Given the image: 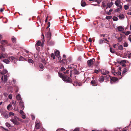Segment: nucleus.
Wrapping results in <instances>:
<instances>
[{"label":"nucleus","instance_id":"obj_4","mask_svg":"<svg viewBox=\"0 0 131 131\" xmlns=\"http://www.w3.org/2000/svg\"><path fill=\"white\" fill-rule=\"evenodd\" d=\"M67 61L66 59L65 55L63 54V59L60 61V63L62 65H65L67 63Z\"/></svg>","mask_w":131,"mask_h":131},{"label":"nucleus","instance_id":"obj_22","mask_svg":"<svg viewBox=\"0 0 131 131\" xmlns=\"http://www.w3.org/2000/svg\"><path fill=\"white\" fill-rule=\"evenodd\" d=\"M3 68V70L1 72V73L2 74H4L7 73V71L6 69H4Z\"/></svg>","mask_w":131,"mask_h":131},{"label":"nucleus","instance_id":"obj_29","mask_svg":"<svg viewBox=\"0 0 131 131\" xmlns=\"http://www.w3.org/2000/svg\"><path fill=\"white\" fill-rule=\"evenodd\" d=\"M109 73V72L108 71L106 70H105L104 72V71H103V72H102V74L104 75H106Z\"/></svg>","mask_w":131,"mask_h":131},{"label":"nucleus","instance_id":"obj_12","mask_svg":"<svg viewBox=\"0 0 131 131\" xmlns=\"http://www.w3.org/2000/svg\"><path fill=\"white\" fill-rule=\"evenodd\" d=\"M119 18V19L120 20H122L125 18V16L124 15L121 13L118 15V16Z\"/></svg>","mask_w":131,"mask_h":131},{"label":"nucleus","instance_id":"obj_64","mask_svg":"<svg viewBox=\"0 0 131 131\" xmlns=\"http://www.w3.org/2000/svg\"><path fill=\"white\" fill-rule=\"evenodd\" d=\"M76 84H77L79 86H80L82 85V84L80 82H77L76 83Z\"/></svg>","mask_w":131,"mask_h":131},{"label":"nucleus","instance_id":"obj_18","mask_svg":"<svg viewBox=\"0 0 131 131\" xmlns=\"http://www.w3.org/2000/svg\"><path fill=\"white\" fill-rule=\"evenodd\" d=\"M111 81L110 82L111 83L112 82L111 81L115 82L117 81L118 80V79L117 78L115 77H113L111 79Z\"/></svg>","mask_w":131,"mask_h":131},{"label":"nucleus","instance_id":"obj_31","mask_svg":"<svg viewBox=\"0 0 131 131\" xmlns=\"http://www.w3.org/2000/svg\"><path fill=\"white\" fill-rule=\"evenodd\" d=\"M3 61L7 64L9 62V61L8 59H5L3 60Z\"/></svg>","mask_w":131,"mask_h":131},{"label":"nucleus","instance_id":"obj_50","mask_svg":"<svg viewBox=\"0 0 131 131\" xmlns=\"http://www.w3.org/2000/svg\"><path fill=\"white\" fill-rule=\"evenodd\" d=\"M126 63V60H123L122 61L120 62V63H121L122 64L123 63Z\"/></svg>","mask_w":131,"mask_h":131},{"label":"nucleus","instance_id":"obj_33","mask_svg":"<svg viewBox=\"0 0 131 131\" xmlns=\"http://www.w3.org/2000/svg\"><path fill=\"white\" fill-rule=\"evenodd\" d=\"M127 70L126 68H124V70L122 73V75H123V74H124L125 73L127 72Z\"/></svg>","mask_w":131,"mask_h":131},{"label":"nucleus","instance_id":"obj_43","mask_svg":"<svg viewBox=\"0 0 131 131\" xmlns=\"http://www.w3.org/2000/svg\"><path fill=\"white\" fill-rule=\"evenodd\" d=\"M117 40L118 42H121L122 40V37H121L118 38L117 39Z\"/></svg>","mask_w":131,"mask_h":131},{"label":"nucleus","instance_id":"obj_23","mask_svg":"<svg viewBox=\"0 0 131 131\" xmlns=\"http://www.w3.org/2000/svg\"><path fill=\"white\" fill-rule=\"evenodd\" d=\"M81 6L82 7L85 6L86 5L85 2L84 1H83V0L81 1Z\"/></svg>","mask_w":131,"mask_h":131},{"label":"nucleus","instance_id":"obj_20","mask_svg":"<svg viewBox=\"0 0 131 131\" xmlns=\"http://www.w3.org/2000/svg\"><path fill=\"white\" fill-rule=\"evenodd\" d=\"M55 55L56 57H58L60 55V53L59 51L58 50H56L54 52Z\"/></svg>","mask_w":131,"mask_h":131},{"label":"nucleus","instance_id":"obj_27","mask_svg":"<svg viewBox=\"0 0 131 131\" xmlns=\"http://www.w3.org/2000/svg\"><path fill=\"white\" fill-rule=\"evenodd\" d=\"M8 58L9 60L11 61H13V60L15 59V58L13 56L10 57H8Z\"/></svg>","mask_w":131,"mask_h":131},{"label":"nucleus","instance_id":"obj_59","mask_svg":"<svg viewBox=\"0 0 131 131\" xmlns=\"http://www.w3.org/2000/svg\"><path fill=\"white\" fill-rule=\"evenodd\" d=\"M119 45V43H117L113 45V47L114 48H115L116 46H117Z\"/></svg>","mask_w":131,"mask_h":131},{"label":"nucleus","instance_id":"obj_36","mask_svg":"<svg viewBox=\"0 0 131 131\" xmlns=\"http://www.w3.org/2000/svg\"><path fill=\"white\" fill-rule=\"evenodd\" d=\"M6 43H7V42L5 40H2L1 42V44L3 45H5Z\"/></svg>","mask_w":131,"mask_h":131},{"label":"nucleus","instance_id":"obj_1","mask_svg":"<svg viewBox=\"0 0 131 131\" xmlns=\"http://www.w3.org/2000/svg\"><path fill=\"white\" fill-rule=\"evenodd\" d=\"M58 74L59 76L61 78L63 81L70 83L72 82V80L67 75H63L60 72H58Z\"/></svg>","mask_w":131,"mask_h":131},{"label":"nucleus","instance_id":"obj_9","mask_svg":"<svg viewBox=\"0 0 131 131\" xmlns=\"http://www.w3.org/2000/svg\"><path fill=\"white\" fill-rule=\"evenodd\" d=\"M7 75H5L3 77V76H2L1 78V79L2 81L3 82H6L7 80Z\"/></svg>","mask_w":131,"mask_h":131},{"label":"nucleus","instance_id":"obj_62","mask_svg":"<svg viewBox=\"0 0 131 131\" xmlns=\"http://www.w3.org/2000/svg\"><path fill=\"white\" fill-rule=\"evenodd\" d=\"M79 128H76L73 131H79Z\"/></svg>","mask_w":131,"mask_h":131},{"label":"nucleus","instance_id":"obj_2","mask_svg":"<svg viewBox=\"0 0 131 131\" xmlns=\"http://www.w3.org/2000/svg\"><path fill=\"white\" fill-rule=\"evenodd\" d=\"M58 74L59 76L61 78L63 81L70 83L72 82V80L67 75H63L60 72H58Z\"/></svg>","mask_w":131,"mask_h":131},{"label":"nucleus","instance_id":"obj_24","mask_svg":"<svg viewBox=\"0 0 131 131\" xmlns=\"http://www.w3.org/2000/svg\"><path fill=\"white\" fill-rule=\"evenodd\" d=\"M41 42L39 41H38L36 44V46H41Z\"/></svg>","mask_w":131,"mask_h":131},{"label":"nucleus","instance_id":"obj_35","mask_svg":"<svg viewBox=\"0 0 131 131\" xmlns=\"http://www.w3.org/2000/svg\"><path fill=\"white\" fill-rule=\"evenodd\" d=\"M47 42L50 45H53L54 43L53 42L51 41L50 40H48V39L47 40Z\"/></svg>","mask_w":131,"mask_h":131},{"label":"nucleus","instance_id":"obj_30","mask_svg":"<svg viewBox=\"0 0 131 131\" xmlns=\"http://www.w3.org/2000/svg\"><path fill=\"white\" fill-rule=\"evenodd\" d=\"M41 37L43 39L41 43H42V44H43L44 42L45 41V40L44 39L45 38L44 35L42 34L41 36Z\"/></svg>","mask_w":131,"mask_h":131},{"label":"nucleus","instance_id":"obj_32","mask_svg":"<svg viewBox=\"0 0 131 131\" xmlns=\"http://www.w3.org/2000/svg\"><path fill=\"white\" fill-rule=\"evenodd\" d=\"M121 73L120 71H118L117 72H116V74H115V76H117V75H121Z\"/></svg>","mask_w":131,"mask_h":131},{"label":"nucleus","instance_id":"obj_13","mask_svg":"<svg viewBox=\"0 0 131 131\" xmlns=\"http://www.w3.org/2000/svg\"><path fill=\"white\" fill-rule=\"evenodd\" d=\"M47 40L48 39V40H50L51 39V33L49 32H48L47 34Z\"/></svg>","mask_w":131,"mask_h":131},{"label":"nucleus","instance_id":"obj_21","mask_svg":"<svg viewBox=\"0 0 131 131\" xmlns=\"http://www.w3.org/2000/svg\"><path fill=\"white\" fill-rule=\"evenodd\" d=\"M119 7V8H118L115 9V12H117L121 10L122 8V5H120Z\"/></svg>","mask_w":131,"mask_h":131},{"label":"nucleus","instance_id":"obj_41","mask_svg":"<svg viewBox=\"0 0 131 131\" xmlns=\"http://www.w3.org/2000/svg\"><path fill=\"white\" fill-rule=\"evenodd\" d=\"M74 74H78L79 73V71L76 69L74 70Z\"/></svg>","mask_w":131,"mask_h":131},{"label":"nucleus","instance_id":"obj_8","mask_svg":"<svg viewBox=\"0 0 131 131\" xmlns=\"http://www.w3.org/2000/svg\"><path fill=\"white\" fill-rule=\"evenodd\" d=\"M91 83L92 85L93 86H96L97 85V81L94 80H92Z\"/></svg>","mask_w":131,"mask_h":131},{"label":"nucleus","instance_id":"obj_3","mask_svg":"<svg viewBox=\"0 0 131 131\" xmlns=\"http://www.w3.org/2000/svg\"><path fill=\"white\" fill-rule=\"evenodd\" d=\"M95 61L94 58H92L88 60L87 61V63L89 66H91L94 63Z\"/></svg>","mask_w":131,"mask_h":131},{"label":"nucleus","instance_id":"obj_17","mask_svg":"<svg viewBox=\"0 0 131 131\" xmlns=\"http://www.w3.org/2000/svg\"><path fill=\"white\" fill-rule=\"evenodd\" d=\"M113 2H111L110 3H108L107 4L106 8H107L108 7L110 8L113 5Z\"/></svg>","mask_w":131,"mask_h":131},{"label":"nucleus","instance_id":"obj_34","mask_svg":"<svg viewBox=\"0 0 131 131\" xmlns=\"http://www.w3.org/2000/svg\"><path fill=\"white\" fill-rule=\"evenodd\" d=\"M50 56L51 58H52V59L53 60L55 59V55L53 53H51Z\"/></svg>","mask_w":131,"mask_h":131},{"label":"nucleus","instance_id":"obj_48","mask_svg":"<svg viewBox=\"0 0 131 131\" xmlns=\"http://www.w3.org/2000/svg\"><path fill=\"white\" fill-rule=\"evenodd\" d=\"M28 61L29 63H33V60L31 59H29L28 60Z\"/></svg>","mask_w":131,"mask_h":131},{"label":"nucleus","instance_id":"obj_46","mask_svg":"<svg viewBox=\"0 0 131 131\" xmlns=\"http://www.w3.org/2000/svg\"><path fill=\"white\" fill-rule=\"evenodd\" d=\"M112 17L111 16H108L106 17V19H111Z\"/></svg>","mask_w":131,"mask_h":131},{"label":"nucleus","instance_id":"obj_57","mask_svg":"<svg viewBox=\"0 0 131 131\" xmlns=\"http://www.w3.org/2000/svg\"><path fill=\"white\" fill-rule=\"evenodd\" d=\"M19 113L21 115H23L24 113L23 111L21 110H20Z\"/></svg>","mask_w":131,"mask_h":131},{"label":"nucleus","instance_id":"obj_42","mask_svg":"<svg viewBox=\"0 0 131 131\" xmlns=\"http://www.w3.org/2000/svg\"><path fill=\"white\" fill-rule=\"evenodd\" d=\"M112 72L114 75H115V74H116V72L114 69V68H112V71H111Z\"/></svg>","mask_w":131,"mask_h":131},{"label":"nucleus","instance_id":"obj_40","mask_svg":"<svg viewBox=\"0 0 131 131\" xmlns=\"http://www.w3.org/2000/svg\"><path fill=\"white\" fill-rule=\"evenodd\" d=\"M5 125L6 126L8 127H10L11 126V125L9 124V123L8 122H7L6 123Z\"/></svg>","mask_w":131,"mask_h":131},{"label":"nucleus","instance_id":"obj_6","mask_svg":"<svg viewBox=\"0 0 131 131\" xmlns=\"http://www.w3.org/2000/svg\"><path fill=\"white\" fill-rule=\"evenodd\" d=\"M39 123L40 122L38 120H37L36 121L35 125V128H36L39 129L40 128V126Z\"/></svg>","mask_w":131,"mask_h":131},{"label":"nucleus","instance_id":"obj_38","mask_svg":"<svg viewBox=\"0 0 131 131\" xmlns=\"http://www.w3.org/2000/svg\"><path fill=\"white\" fill-rule=\"evenodd\" d=\"M110 51L112 53H114L115 52V51L114 50L111 48H110Z\"/></svg>","mask_w":131,"mask_h":131},{"label":"nucleus","instance_id":"obj_19","mask_svg":"<svg viewBox=\"0 0 131 131\" xmlns=\"http://www.w3.org/2000/svg\"><path fill=\"white\" fill-rule=\"evenodd\" d=\"M6 56V54H3L2 53H1V54H0V59H1L2 58H5Z\"/></svg>","mask_w":131,"mask_h":131},{"label":"nucleus","instance_id":"obj_55","mask_svg":"<svg viewBox=\"0 0 131 131\" xmlns=\"http://www.w3.org/2000/svg\"><path fill=\"white\" fill-rule=\"evenodd\" d=\"M42 61L45 64H46V61L44 59H42Z\"/></svg>","mask_w":131,"mask_h":131},{"label":"nucleus","instance_id":"obj_60","mask_svg":"<svg viewBox=\"0 0 131 131\" xmlns=\"http://www.w3.org/2000/svg\"><path fill=\"white\" fill-rule=\"evenodd\" d=\"M124 33L126 35H128L129 34H130V32L129 31H127L126 33L124 32Z\"/></svg>","mask_w":131,"mask_h":131},{"label":"nucleus","instance_id":"obj_11","mask_svg":"<svg viewBox=\"0 0 131 131\" xmlns=\"http://www.w3.org/2000/svg\"><path fill=\"white\" fill-rule=\"evenodd\" d=\"M104 80V77L103 76H101L99 78V81L100 82H103Z\"/></svg>","mask_w":131,"mask_h":131},{"label":"nucleus","instance_id":"obj_51","mask_svg":"<svg viewBox=\"0 0 131 131\" xmlns=\"http://www.w3.org/2000/svg\"><path fill=\"white\" fill-rule=\"evenodd\" d=\"M0 48L1 49V50L3 51H4L5 50V48L3 47V46L2 45L0 46Z\"/></svg>","mask_w":131,"mask_h":131},{"label":"nucleus","instance_id":"obj_15","mask_svg":"<svg viewBox=\"0 0 131 131\" xmlns=\"http://www.w3.org/2000/svg\"><path fill=\"white\" fill-rule=\"evenodd\" d=\"M104 76V79H105L106 81H107L108 80H109L110 78V79H111V77L109 75H107Z\"/></svg>","mask_w":131,"mask_h":131},{"label":"nucleus","instance_id":"obj_56","mask_svg":"<svg viewBox=\"0 0 131 131\" xmlns=\"http://www.w3.org/2000/svg\"><path fill=\"white\" fill-rule=\"evenodd\" d=\"M46 19L45 20V22L46 23L48 21V18L49 17H50V16H46Z\"/></svg>","mask_w":131,"mask_h":131},{"label":"nucleus","instance_id":"obj_28","mask_svg":"<svg viewBox=\"0 0 131 131\" xmlns=\"http://www.w3.org/2000/svg\"><path fill=\"white\" fill-rule=\"evenodd\" d=\"M74 67V66L73 64H71L70 65L68 66V68L69 69H72Z\"/></svg>","mask_w":131,"mask_h":131},{"label":"nucleus","instance_id":"obj_53","mask_svg":"<svg viewBox=\"0 0 131 131\" xmlns=\"http://www.w3.org/2000/svg\"><path fill=\"white\" fill-rule=\"evenodd\" d=\"M104 41V40L102 39H100L99 40V43L100 44H101Z\"/></svg>","mask_w":131,"mask_h":131},{"label":"nucleus","instance_id":"obj_5","mask_svg":"<svg viewBox=\"0 0 131 131\" xmlns=\"http://www.w3.org/2000/svg\"><path fill=\"white\" fill-rule=\"evenodd\" d=\"M1 114L5 118H7L8 116V112L5 111H3L1 112Z\"/></svg>","mask_w":131,"mask_h":131},{"label":"nucleus","instance_id":"obj_7","mask_svg":"<svg viewBox=\"0 0 131 131\" xmlns=\"http://www.w3.org/2000/svg\"><path fill=\"white\" fill-rule=\"evenodd\" d=\"M10 121L15 125H18L20 124V123L15 119L12 118L10 119Z\"/></svg>","mask_w":131,"mask_h":131},{"label":"nucleus","instance_id":"obj_10","mask_svg":"<svg viewBox=\"0 0 131 131\" xmlns=\"http://www.w3.org/2000/svg\"><path fill=\"white\" fill-rule=\"evenodd\" d=\"M19 105L21 107V109L22 110H23L24 108V103L22 101H21L19 102Z\"/></svg>","mask_w":131,"mask_h":131},{"label":"nucleus","instance_id":"obj_61","mask_svg":"<svg viewBox=\"0 0 131 131\" xmlns=\"http://www.w3.org/2000/svg\"><path fill=\"white\" fill-rule=\"evenodd\" d=\"M24 58L22 57L21 56L19 58V60L20 61V60H23Z\"/></svg>","mask_w":131,"mask_h":131},{"label":"nucleus","instance_id":"obj_52","mask_svg":"<svg viewBox=\"0 0 131 131\" xmlns=\"http://www.w3.org/2000/svg\"><path fill=\"white\" fill-rule=\"evenodd\" d=\"M124 8L125 10H127L129 8V7L127 5H125L124 6Z\"/></svg>","mask_w":131,"mask_h":131},{"label":"nucleus","instance_id":"obj_54","mask_svg":"<svg viewBox=\"0 0 131 131\" xmlns=\"http://www.w3.org/2000/svg\"><path fill=\"white\" fill-rule=\"evenodd\" d=\"M2 68H4V66L2 63L0 62V69Z\"/></svg>","mask_w":131,"mask_h":131},{"label":"nucleus","instance_id":"obj_25","mask_svg":"<svg viewBox=\"0 0 131 131\" xmlns=\"http://www.w3.org/2000/svg\"><path fill=\"white\" fill-rule=\"evenodd\" d=\"M124 28L122 26H119L118 28V30L120 31H122L124 30Z\"/></svg>","mask_w":131,"mask_h":131},{"label":"nucleus","instance_id":"obj_39","mask_svg":"<svg viewBox=\"0 0 131 131\" xmlns=\"http://www.w3.org/2000/svg\"><path fill=\"white\" fill-rule=\"evenodd\" d=\"M113 19L114 21H116L118 20V18L114 16L113 18Z\"/></svg>","mask_w":131,"mask_h":131},{"label":"nucleus","instance_id":"obj_47","mask_svg":"<svg viewBox=\"0 0 131 131\" xmlns=\"http://www.w3.org/2000/svg\"><path fill=\"white\" fill-rule=\"evenodd\" d=\"M128 44L126 42H125L124 43V46L125 47H127L128 46Z\"/></svg>","mask_w":131,"mask_h":131},{"label":"nucleus","instance_id":"obj_37","mask_svg":"<svg viewBox=\"0 0 131 131\" xmlns=\"http://www.w3.org/2000/svg\"><path fill=\"white\" fill-rule=\"evenodd\" d=\"M39 67L41 69H43L44 67L42 64L41 63L39 64Z\"/></svg>","mask_w":131,"mask_h":131},{"label":"nucleus","instance_id":"obj_45","mask_svg":"<svg viewBox=\"0 0 131 131\" xmlns=\"http://www.w3.org/2000/svg\"><path fill=\"white\" fill-rule=\"evenodd\" d=\"M12 103L13 105L14 106V107H15H15L16 106V101L12 102ZM14 109H15V107H14Z\"/></svg>","mask_w":131,"mask_h":131},{"label":"nucleus","instance_id":"obj_26","mask_svg":"<svg viewBox=\"0 0 131 131\" xmlns=\"http://www.w3.org/2000/svg\"><path fill=\"white\" fill-rule=\"evenodd\" d=\"M12 41L13 42V43H15L16 42V40L15 38L14 37H13L12 39Z\"/></svg>","mask_w":131,"mask_h":131},{"label":"nucleus","instance_id":"obj_49","mask_svg":"<svg viewBox=\"0 0 131 131\" xmlns=\"http://www.w3.org/2000/svg\"><path fill=\"white\" fill-rule=\"evenodd\" d=\"M11 106H12V105H10V104H9V105H8V106L7 107V109L8 110H9L10 109V107H11Z\"/></svg>","mask_w":131,"mask_h":131},{"label":"nucleus","instance_id":"obj_63","mask_svg":"<svg viewBox=\"0 0 131 131\" xmlns=\"http://www.w3.org/2000/svg\"><path fill=\"white\" fill-rule=\"evenodd\" d=\"M14 114L13 112H10L9 113V115L10 116H11L12 115L13 116H14Z\"/></svg>","mask_w":131,"mask_h":131},{"label":"nucleus","instance_id":"obj_44","mask_svg":"<svg viewBox=\"0 0 131 131\" xmlns=\"http://www.w3.org/2000/svg\"><path fill=\"white\" fill-rule=\"evenodd\" d=\"M118 49L120 50H122L123 49V47L122 45H121L118 46Z\"/></svg>","mask_w":131,"mask_h":131},{"label":"nucleus","instance_id":"obj_14","mask_svg":"<svg viewBox=\"0 0 131 131\" xmlns=\"http://www.w3.org/2000/svg\"><path fill=\"white\" fill-rule=\"evenodd\" d=\"M121 3L120 0H117L115 2V4L118 7L119 6V5Z\"/></svg>","mask_w":131,"mask_h":131},{"label":"nucleus","instance_id":"obj_16","mask_svg":"<svg viewBox=\"0 0 131 131\" xmlns=\"http://www.w3.org/2000/svg\"><path fill=\"white\" fill-rule=\"evenodd\" d=\"M17 99L18 101H21V98L19 94H18L16 96Z\"/></svg>","mask_w":131,"mask_h":131},{"label":"nucleus","instance_id":"obj_58","mask_svg":"<svg viewBox=\"0 0 131 131\" xmlns=\"http://www.w3.org/2000/svg\"><path fill=\"white\" fill-rule=\"evenodd\" d=\"M66 70V69L64 67H62L61 68V71H64Z\"/></svg>","mask_w":131,"mask_h":131}]
</instances>
